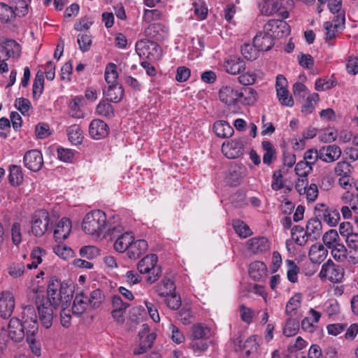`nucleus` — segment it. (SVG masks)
Segmentation results:
<instances>
[{
  "mask_svg": "<svg viewBox=\"0 0 358 358\" xmlns=\"http://www.w3.org/2000/svg\"><path fill=\"white\" fill-rule=\"evenodd\" d=\"M167 30L165 25L161 23H153L145 29V34L156 41H162L166 36Z\"/></svg>",
  "mask_w": 358,
  "mask_h": 358,
  "instance_id": "5701e85b",
  "label": "nucleus"
},
{
  "mask_svg": "<svg viewBox=\"0 0 358 358\" xmlns=\"http://www.w3.org/2000/svg\"><path fill=\"white\" fill-rule=\"evenodd\" d=\"M99 250L93 245H86L80 249V255L88 259H92L99 255Z\"/></svg>",
  "mask_w": 358,
  "mask_h": 358,
  "instance_id": "bf43d9fd",
  "label": "nucleus"
},
{
  "mask_svg": "<svg viewBox=\"0 0 358 358\" xmlns=\"http://www.w3.org/2000/svg\"><path fill=\"white\" fill-rule=\"evenodd\" d=\"M57 152L58 159L66 163H71L75 156L74 151L62 147L57 148Z\"/></svg>",
  "mask_w": 358,
  "mask_h": 358,
  "instance_id": "680f3d73",
  "label": "nucleus"
},
{
  "mask_svg": "<svg viewBox=\"0 0 358 358\" xmlns=\"http://www.w3.org/2000/svg\"><path fill=\"white\" fill-rule=\"evenodd\" d=\"M124 229L122 228V232L119 233L116 231L115 233V237L111 236V238H116V240L114 243V249L119 252H124L126 250L128 251L131 243L134 240V237L130 232H123Z\"/></svg>",
  "mask_w": 358,
  "mask_h": 358,
  "instance_id": "f8f14e48",
  "label": "nucleus"
},
{
  "mask_svg": "<svg viewBox=\"0 0 358 358\" xmlns=\"http://www.w3.org/2000/svg\"><path fill=\"white\" fill-rule=\"evenodd\" d=\"M47 304L56 308L58 306L68 308L73 297V290L66 284L61 282L57 279L51 280L47 289Z\"/></svg>",
  "mask_w": 358,
  "mask_h": 358,
  "instance_id": "f03ea898",
  "label": "nucleus"
},
{
  "mask_svg": "<svg viewBox=\"0 0 358 358\" xmlns=\"http://www.w3.org/2000/svg\"><path fill=\"white\" fill-rule=\"evenodd\" d=\"M210 334V329L202 324H196L192 327V337L195 341L206 339Z\"/></svg>",
  "mask_w": 358,
  "mask_h": 358,
  "instance_id": "e433bc0d",
  "label": "nucleus"
},
{
  "mask_svg": "<svg viewBox=\"0 0 358 358\" xmlns=\"http://www.w3.org/2000/svg\"><path fill=\"white\" fill-rule=\"evenodd\" d=\"M136 51L141 57L150 60H158L162 56V50L159 45L149 40H141L136 44Z\"/></svg>",
  "mask_w": 358,
  "mask_h": 358,
  "instance_id": "39448f33",
  "label": "nucleus"
},
{
  "mask_svg": "<svg viewBox=\"0 0 358 358\" xmlns=\"http://www.w3.org/2000/svg\"><path fill=\"white\" fill-rule=\"evenodd\" d=\"M327 254V250L322 244H314L309 250L308 256L313 263L320 264L325 259Z\"/></svg>",
  "mask_w": 358,
  "mask_h": 358,
  "instance_id": "cd10ccee",
  "label": "nucleus"
},
{
  "mask_svg": "<svg viewBox=\"0 0 358 358\" xmlns=\"http://www.w3.org/2000/svg\"><path fill=\"white\" fill-rule=\"evenodd\" d=\"M253 43L258 51H268L274 45V38L268 32H259L253 39Z\"/></svg>",
  "mask_w": 358,
  "mask_h": 358,
  "instance_id": "2eb2a0df",
  "label": "nucleus"
},
{
  "mask_svg": "<svg viewBox=\"0 0 358 358\" xmlns=\"http://www.w3.org/2000/svg\"><path fill=\"white\" fill-rule=\"evenodd\" d=\"M45 253V250L41 249V248L38 247L33 249L31 253V258L32 259V262L27 265V268H36L38 265L42 262V255L43 254Z\"/></svg>",
  "mask_w": 358,
  "mask_h": 358,
  "instance_id": "5fc2aeb1",
  "label": "nucleus"
},
{
  "mask_svg": "<svg viewBox=\"0 0 358 358\" xmlns=\"http://www.w3.org/2000/svg\"><path fill=\"white\" fill-rule=\"evenodd\" d=\"M44 89V76L43 73L38 71L32 86L33 98L38 99L42 94Z\"/></svg>",
  "mask_w": 358,
  "mask_h": 358,
  "instance_id": "ea45409f",
  "label": "nucleus"
},
{
  "mask_svg": "<svg viewBox=\"0 0 358 358\" xmlns=\"http://www.w3.org/2000/svg\"><path fill=\"white\" fill-rule=\"evenodd\" d=\"M348 246L349 261L355 264L358 263V234L355 233L345 238Z\"/></svg>",
  "mask_w": 358,
  "mask_h": 358,
  "instance_id": "4be33fe9",
  "label": "nucleus"
},
{
  "mask_svg": "<svg viewBox=\"0 0 358 358\" xmlns=\"http://www.w3.org/2000/svg\"><path fill=\"white\" fill-rule=\"evenodd\" d=\"M15 106L23 115H27L29 114L31 104L29 99L20 97L15 99Z\"/></svg>",
  "mask_w": 358,
  "mask_h": 358,
  "instance_id": "774afa93",
  "label": "nucleus"
},
{
  "mask_svg": "<svg viewBox=\"0 0 358 358\" xmlns=\"http://www.w3.org/2000/svg\"><path fill=\"white\" fill-rule=\"evenodd\" d=\"M331 255L335 260L342 262L347 258L348 249L343 244H336L331 248Z\"/></svg>",
  "mask_w": 358,
  "mask_h": 358,
  "instance_id": "864d4df0",
  "label": "nucleus"
},
{
  "mask_svg": "<svg viewBox=\"0 0 358 358\" xmlns=\"http://www.w3.org/2000/svg\"><path fill=\"white\" fill-rule=\"evenodd\" d=\"M315 215L322 219L331 227L336 226L340 220V213L338 209L328 207L325 203H319L315 206Z\"/></svg>",
  "mask_w": 358,
  "mask_h": 358,
  "instance_id": "6e6552de",
  "label": "nucleus"
},
{
  "mask_svg": "<svg viewBox=\"0 0 358 358\" xmlns=\"http://www.w3.org/2000/svg\"><path fill=\"white\" fill-rule=\"evenodd\" d=\"M69 141L75 145L80 144L83 140V131L77 124L70 126L67 129Z\"/></svg>",
  "mask_w": 358,
  "mask_h": 358,
  "instance_id": "09e8293b",
  "label": "nucleus"
},
{
  "mask_svg": "<svg viewBox=\"0 0 358 358\" xmlns=\"http://www.w3.org/2000/svg\"><path fill=\"white\" fill-rule=\"evenodd\" d=\"M85 101L83 96H77L69 103V115L74 118H80L83 117L82 108L84 106Z\"/></svg>",
  "mask_w": 358,
  "mask_h": 358,
  "instance_id": "bb28decb",
  "label": "nucleus"
},
{
  "mask_svg": "<svg viewBox=\"0 0 358 358\" xmlns=\"http://www.w3.org/2000/svg\"><path fill=\"white\" fill-rule=\"evenodd\" d=\"M319 101V95L317 93H313L306 100L305 103L301 107V112L304 113L305 115H308L311 113L314 108L315 105Z\"/></svg>",
  "mask_w": 358,
  "mask_h": 358,
  "instance_id": "603ef678",
  "label": "nucleus"
},
{
  "mask_svg": "<svg viewBox=\"0 0 358 358\" xmlns=\"http://www.w3.org/2000/svg\"><path fill=\"white\" fill-rule=\"evenodd\" d=\"M96 113L101 116L110 119L114 117V108L108 101H101L96 106Z\"/></svg>",
  "mask_w": 358,
  "mask_h": 358,
  "instance_id": "a18cd8bd",
  "label": "nucleus"
},
{
  "mask_svg": "<svg viewBox=\"0 0 358 358\" xmlns=\"http://www.w3.org/2000/svg\"><path fill=\"white\" fill-rule=\"evenodd\" d=\"M83 231L95 238L105 237L107 235L115 237L116 231L120 233L122 227L117 224L112 226L106 221V215L101 210H92L88 213L83 221Z\"/></svg>",
  "mask_w": 358,
  "mask_h": 358,
  "instance_id": "f257e3e1",
  "label": "nucleus"
},
{
  "mask_svg": "<svg viewBox=\"0 0 358 358\" xmlns=\"http://www.w3.org/2000/svg\"><path fill=\"white\" fill-rule=\"evenodd\" d=\"M155 338L156 335L155 333L148 334L145 338L140 343L139 346L134 350V355H141L145 353L152 346Z\"/></svg>",
  "mask_w": 358,
  "mask_h": 358,
  "instance_id": "de8ad7c7",
  "label": "nucleus"
},
{
  "mask_svg": "<svg viewBox=\"0 0 358 358\" xmlns=\"http://www.w3.org/2000/svg\"><path fill=\"white\" fill-rule=\"evenodd\" d=\"M301 294L298 293L289 299L285 308V313L287 315L290 317L294 315L295 311L301 306Z\"/></svg>",
  "mask_w": 358,
  "mask_h": 358,
  "instance_id": "c03bdc74",
  "label": "nucleus"
},
{
  "mask_svg": "<svg viewBox=\"0 0 358 358\" xmlns=\"http://www.w3.org/2000/svg\"><path fill=\"white\" fill-rule=\"evenodd\" d=\"M158 258L155 254L148 255L138 262L137 268L141 273L148 274L146 281L152 284L162 275V267L157 264Z\"/></svg>",
  "mask_w": 358,
  "mask_h": 358,
  "instance_id": "7ed1b4c3",
  "label": "nucleus"
},
{
  "mask_svg": "<svg viewBox=\"0 0 358 358\" xmlns=\"http://www.w3.org/2000/svg\"><path fill=\"white\" fill-rule=\"evenodd\" d=\"M262 147L264 151L263 163L270 165L272 163L273 158L275 157L276 150L272 143L268 141H263L262 142Z\"/></svg>",
  "mask_w": 358,
  "mask_h": 358,
  "instance_id": "58836bf2",
  "label": "nucleus"
},
{
  "mask_svg": "<svg viewBox=\"0 0 358 358\" xmlns=\"http://www.w3.org/2000/svg\"><path fill=\"white\" fill-rule=\"evenodd\" d=\"M322 223L319 217L311 218L308 221L306 224V236H309V239L312 241L319 238L322 234Z\"/></svg>",
  "mask_w": 358,
  "mask_h": 358,
  "instance_id": "412c9836",
  "label": "nucleus"
},
{
  "mask_svg": "<svg viewBox=\"0 0 358 358\" xmlns=\"http://www.w3.org/2000/svg\"><path fill=\"white\" fill-rule=\"evenodd\" d=\"M282 1H278V0H271L267 2H265L262 8V13L266 15H271L275 13H279L280 15L282 18L288 17V12L285 10H281Z\"/></svg>",
  "mask_w": 358,
  "mask_h": 358,
  "instance_id": "6ab92c4d",
  "label": "nucleus"
},
{
  "mask_svg": "<svg viewBox=\"0 0 358 358\" xmlns=\"http://www.w3.org/2000/svg\"><path fill=\"white\" fill-rule=\"evenodd\" d=\"M27 343L29 350L36 357L41 355V344L36 336L26 337Z\"/></svg>",
  "mask_w": 358,
  "mask_h": 358,
  "instance_id": "0e129e2a",
  "label": "nucleus"
},
{
  "mask_svg": "<svg viewBox=\"0 0 358 358\" xmlns=\"http://www.w3.org/2000/svg\"><path fill=\"white\" fill-rule=\"evenodd\" d=\"M103 93L107 96V101L118 103L123 97L124 90L121 85H109Z\"/></svg>",
  "mask_w": 358,
  "mask_h": 358,
  "instance_id": "2f4dec72",
  "label": "nucleus"
},
{
  "mask_svg": "<svg viewBox=\"0 0 358 358\" xmlns=\"http://www.w3.org/2000/svg\"><path fill=\"white\" fill-rule=\"evenodd\" d=\"M294 171L299 178H306L308 175L313 171V167L303 161H300L296 164Z\"/></svg>",
  "mask_w": 358,
  "mask_h": 358,
  "instance_id": "e2e57ef3",
  "label": "nucleus"
},
{
  "mask_svg": "<svg viewBox=\"0 0 358 358\" xmlns=\"http://www.w3.org/2000/svg\"><path fill=\"white\" fill-rule=\"evenodd\" d=\"M266 266L263 262L255 261L249 266V275L255 280H259L266 275Z\"/></svg>",
  "mask_w": 358,
  "mask_h": 358,
  "instance_id": "c756f323",
  "label": "nucleus"
},
{
  "mask_svg": "<svg viewBox=\"0 0 358 358\" xmlns=\"http://www.w3.org/2000/svg\"><path fill=\"white\" fill-rule=\"evenodd\" d=\"M246 143L245 137L236 138L230 141L224 142L222 145V152L229 159L238 158L243 154Z\"/></svg>",
  "mask_w": 358,
  "mask_h": 358,
  "instance_id": "0eeeda50",
  "label": "nucleus"
},
{
  "mask_svg": "<svg viewBox=\"0 0 358 358\" xmlns=\"http://www.w3.org/2000/svg\"><path fill=\"white\" fill-rule=\"evenodd\" d=\"M49 222L50 216L47 210L36 211L31 218V232L36 236H42L48 230Z\"/></svg>",
  "mask_w": 358,
  "mask_h": 358,
  "instance_id": "1a4fd4ad",
  "label": "nucleus"
},
{
  "mask_svg": "<svg viewBox=\"0 0 358 358\" xmlns=\"http://www.w3.org/2000/svg\"><path fill=\"white\" fill-rule=\"evenodd\" d=\"M247 248L254 254L262 253L269 250V243L264 236L253 237L247 241Z\"/></svg>",
  "mask_w": 358,
  "mask_h": 358,
  "instance_id": "f3484780",
  "label": "nucleus"
},
{
  "mask_svg": "<svg viewBox=\"0 0 358 358\" xmlns=\"http://www.w3.org/2000/svg\"><path fill=\"white\" fill-rule=\"evenodd\" d=\"M213 130L218 137L223 138L231 137L234 132L233 127L224 120L215 122L213 124Z\"/></svg>",
  "mask_w": 358,
  "mask_h": 358,
  "instance_id": "c85d7f7f",
  "label": "nucleus"
},
{
  "mask_svg": "<svg viewBox=\"0 0 358 358\" xmlns=\"http://www.w3.org/2000/svg\"><path fill=\"white\" fill-rule=\"evenodd\" d=\"M148 243L143 239L133 241L127 251V255L130 259H136L148 250Z\"/></svg>",
  "mask_w": 358,
  "mask_h": 358,
  "instance_id": "393cba45",
  "label": "nucleus"
},
{
  "mask_svg": "<svg viewBox=\"0 0 358 358\" xmlns=\"http://www.w3.org/2000/svg\"><path fill=\"white\" fill-rule=\"evenodd\" d=\"M71 230V222L69 218L63 217L57 224L54 231L56 241L62 242L66 239Z\"/></svg>",
  "mask_w": 358,
  "mask_h": 358,
  "instance_id": "a211bd4d",
  "label": "nucleus"
},
{
  "mask_svg": "<svg viewBox=\"0 0 358 358\" xmlns=\"http://www.w3.org/2000/svg\"><path fill=\"white\" fill-rule=\"evenodd\" d=\"M320 159L331 163L336 161L341 155V148L336 145H330L320 150Z\"/></svg>",
  "mask_w": 358,
  "mask_h": 358,
  "instance_id": "aec40b11",
  "label": "nucleus"
},
{
  "mask_svg": "<svg viewBox=\"0 0 358 358\" xmlns=\"http://www.w3.org/2000/svg\"><path fill=\"white\" fill-rule=\"evenodd\" d=\"M299 328V322L294 319L289 318L284 327L283 334L287 337L294 336L297 333Z\"/></svg>",
  "mask_w": 358,
  "mask_h": 358,
  "instance_id": "052dcab7",
  "label": "nucleus"
},
{
  "mask_svg": "<svg viewBox=\"0 0 358 358\" xmlns=\"http://www.w3.org/2000/svg\"><path fill=\"white\" fill-rule=\"evenodd\" d=\"M323 27L325 31V41L329 43V46H333L334 45V39L336 37L337 33L340 29L335 27L333 25V22L330 21H327L324 22Z\"/></svg>",
  "mask_w": 358,
  "mask_h": 358,
  "instance_id": "a19ab883",
  "label": "nucleus"
},
{
  "mask_svg": "<svg viewBox=\"0 0 358 358\" xmlns=\"http://www.w3.org/2000/svg\"><path fill=\"white\" fill-rule=\"evenodd\" d=\"M257 100V92L251 87H242L238 91V101L245 105H252Z\"/></svg>",
  "mask_w": 358,
  "mask_h": 358,
  "instance_id": "f704fd0d",
  "label": "nucleus"
},
{
  "mask_svg": "<svg viewBox=\"0 0 358 358\" xmlns=\"http://www.w3.org/2000/svg\"><path fill=\"white\" fill-rule=\"evenodd\" d=\"M264 30L266 32H272L276 36H279V29L285 28V31H287L289 29V25L283 20H270L264 25Z\"/></svg>",
  "mask_w": 358,
  "mask_h": 358,
  "instance_id": "4c0bfd02",
  "label": "nucleus"
},
{
  "mask_svg": "<svg viewBox=\"0 0 358 358\" xmlns=\"http://www.w3.org/2000/svg\"><path fill=\"white\" fill-rule=\"evenodd\" d=\"M15 297L9 291H3L0 293V317L9 318L15 308Z\"/></svg>",
  "mask_w": 358,
  "mask_h": 358,
  "instance_id": "9b49d317",
  "label": "nucleus"
},
{
  "mask_svg": "<svg viewBox=\"0 0 358 358\" xmlns=\"http://www.w3.org/2000/svg\"><path fill=\"white\" fill-rule=\"evenodd\" d=\"M15 18V13L12 6L4 3H0V21L4 23L10 22Z\"/></svg>",
  "mask_w": 358,
  "mask_h": 358,
  "instance_id": "37998d69",
  "label": "nucleus"
},
{
  "mask_svg": "<svg viewBox=\"0 0 358 358\" xmlns=\"http://www.w3.org/2000/svg\"><path fill=\"white\" fill-rule=\"evenodd\" d=\"M335 173L337 176H348L351 174L352 166L345 161L339 162L335 167Z\"/></svg>",
  "mask_w": 358,
  "mask_h": 358,
  "instance_id": "338daca9",
  "label": "nucleus"
},
{
  "mask_svg": "<svg viewBox=\"0 0 358 358\" xmlns=\"http://www.w3.org/2000/svg\"><path fill=\"white\" fill-rule=\"evenodd\" d=\"M23 176L21 168L17 165L10 166V174L8 176L9 182L13 186H18L22 182Z\"/></svg>",
  "mask_w": 358,
  "mask_h": 358,
  "instance_id": "49530a36",
  "label": "nucleus"
},
{
  "mask_svg": "<svg viewBox=\"0 0 358 358\" xmlns=\"http://www.w3.org/2000/svg\"><path fill=\"white\" fill-rule=\"evenodd\" d=\"M22 325L26 337L36 336L38 333L37 315L33 306H27L22 311Z\"/></svg>",
  "mask_w": 358,
  "mask_h": 358,
  "instance_id": "20e7f679",
  "label": "nucleus"
},
{
  "mask_svg": "<svg viewBox=\"0 0 358 358\" xmlns=\"http://www.w3.org/2000/svg\"><path fill=\"white\" fill-rule=\"evenodd\" d=\"M292 238L297 245L302 246L307 243L309 236H306L303 227L296 225L292 229Z\"/></svg>",
  "mask_w": 358,
  "mask_h": 358,
  "instance_id": "79ce46f5",
  "label": "nucleus"
},
{
  "mask_svg": "<svg viewBox=\"0 0 358 358\" xmlns=\"http://www.w3.org/2000/svg\"><path fill=\"white\" fill-rule=\"evenodd\" d=\"M53 306L45 301L37 306L39 319L45 329H49L52 324L54 317Z\"/></svg>",
  "mask_w": 358,
  "mask_h": 358,
  "instance_id": "dca6fc26",
  "label": "nucleus"
},
{
  "mask_svg": "<svg viewBox=\"0 0 358 358\" xmlns=\"http://www.w3.org/2000/svg\"><path fill=\"white\" fill-rule=\"evenodd\" d=\"M176 285L172 280L164 276L162 280L155 286V292L159 296H169L176 291Z\"/></svg>",
  "mask_w": 358,
  "mask_h": 358,
  "instance_id": "a878e982",
  "label": "nucleus"
},
{
  "mask_svg": "<svg viewBox=\"0 0 358 358\" xmlns=\"http://www.w3.org/2000/svg\"><path fill=\"white\" fill-rule=\"evenodd\" d=\"M2 52L7 57H18L20 55V45L14 40L6 39L2 45Z\"/></svg>",
  "mask_w": 358,
  "mask_h": 358,
  "instance_id": "72a5a7b5",
  "label": "nucleus"
},
{
  "mask_svg": "<svg viewBox=\"0 0 358 358\" xmlns=\"http://www.w3.org/2000/svg\"><path fill=\"white\" fill-rule=\"evenodd\" d=\"M90 305L88 297L83 293H80L76 296L72 306V312L77 316L81 315Z\"/></svg>",
  "mask_w": 358,
  "mask_h": 358,
  "instance_id": "7c9ffc66",
  "label": "nucleus"
},
{
  "mask_svg": "<svg viewBox=\"0 0 358 358\" xmlns=\"http://www.w3.org/2000/svg\"><path fill=\"white\" fill-rule=\"evenodd\" d=\"M319 276L322 280H328L331 282H339L344 276V269L329 259L322 266Z\"/></svg>",
  "mask_w": 358,
  "mask_h": 358,
  "instance_id": "423d86ee",
  "label": "nucleus"
},
{
  "mask_svg": "<svg viewBox=\"0 0 358 358\" xmlns=\"http://www.w3.org/2000/svg\"><path fill=\"white\" fill-rule=\"evenodd\" d=\"M225 67L228 73L236 75L241 73L245 69V64L243 59L233 57L227 62Z\"/></svg>",
  "mask_w": 358,
  "mask_h": 358,
  "instance_id": "c9c22d12",
  "label": "nucleus"
},
{
  "mask_svg": "<svg viewBox=\"0 0 358 358\" xmlns=\"http://www.w3.org/2000/svg\"><path fill=\"white\" fill-rule=\"evenodd\" d=\"M219 97L227 105L235 104L238 102V91L230 86H224L220 90Z\"/></svg>",
  "mask_w": 358,
  "mask_h": 358,
  "instance_id": "b1692460",
  "label": "nucleus"
},
{
  "mask_svg": "<svg viewBox=\"0 0 358 358\" xmlns=\"http://www.w3.org/2000/svg\"><path fill=\"white\" fill-rule=\"evenodd\" d=\"M356 194L350 192L349 190L343 193L341 196V200L343 203L348 204L351 209L354 211H358V205L356 204Z\"/></svg>",
  "mask_w": 358,
  "mask_h": 358,
  "instance_id": "69168bd1",
  "label": "nucleus"
},
{
  "mask_svg": "<svg viewBox=\"0 0 358 358\" xmlns=\"http://www.w3.org/2000/svg\"><path fill=\"white\" fill-rule=\"evenodd\" d=\"M23 162L28 169L34 172L38 171L43 165V155L38 150H29L24 155Z\"/></svg>",
  "mask_w": 358,
  "mask_h": 358,
  "instance_id": "9d476101",
  "label": "nucleus"
},
{
  "mask_svg": "<svg viewBox=\"0 0 358 358\" xmlns=\"http://www.w3.org/2000/svg\"><path fill=\"white\" fill-rule=\"evenodd\" d=\"M8 335L14 342H20L25 336L22 322L17 317H13L8 324Z\"/></svg>",
  "mask_w": 358,
  "mask_h": 358,
  "instance_id": "ddd939ff",
  "label": "nucleus"
},
{
  "mask_svg": "<svg viewBox=\"0 0 358 358\" xmlns=\"http://www.w3.org/2000/svg\"><path fill=\"white\" fill-rule=\"evenodd\" d=\"M245 168L238 165L231 166L227 176V182L231 186H237L245 176Z\"/></svg>",
  "mask_w": 358,
  "mask_h": 358,
  "instance_id": "473e14b6",
  "label": "nucleus"
},
{
  "mask_svg": "<svg viewBox=\"0 0 358 358\" xmlns=\"http://www.w3.org/2000/svg\"><path fill=\"white\" fill-rule=\"evenodd\" d=\"M233 227L236 233L241 238H247L252 234L250 227L240 220L233 221Z\"/></svg>",
  "mask_w": 358,
  "mask_h": 358,
  "instance_id": "3c124183",
  "label": "nucleus"
},
{
  "mask_svg": "<svg viewBox=\"0 0 358 358\" xmlns=\"http://www.w3.org/2000/svg\"><path fill=\"white\" fill-rule=\"evenodd\" d=\"M258 50L255 48L254 44L245 43L241 47V53L248 60H255L258 57Z\"/></svg>",
  "mask_w": 358,
  "mask_h": 358,
  "instance_id": "4d7b16f0",
  "label": "nucleus"
},
{
  "mask_svg": "<svg viewBox=\"0 0 358 358\" xmlns=\"http://www.w3.org/2000/svg\"><path fill=\"white\" fill-rule=\"evenodd\" d=\"M286 263L288 266L287 278L291 282L295 283L298 280L297 275L299 273V268L292 260L287 259Z\"/></svg>",
  "mask_w": 358,
  "mask_h": 358,
  "instance_id": "13d9d810",
  "label": "nucleus"
},
{
  "mask_svg": "<svg viewBox=\"0 0 358 358\" xmlns=\"http://www.w3.org/2000/svg\"><path fill=\"white\" fill-rule=\"evenodd\" d=\"M115 64L110 63L107 65L105 71V80L109 85H119L117 83L118 73L117 72Z\"/></svg>",
  "mask_w": 358,
  "mask_h": 358,
  "instance_id": "8fccbe9b",
  "label": "nucleus"
},
{
  "mask_svg": "<svg viewBox=\"0 0 358 358\" xmlns=\"http://www.w3.org/2000/svg\"><path fill=\"white\" fill-rule=\"evenodd\" d=\"M89 133L92 138L99 140L106 137L109 133L108 124L101 120H94L89 127Z\"/></svg>",
  "mask_w": 358,
  "mask_h": 358,
  "instance_id": "4468645a",
  "label": "nucleus"
},
{
  "mask_svg": "<svg viewBox=\"0 0 358 358\" xmlns=\"http://www.w3.org/2000/svg\"><path fill=\"white\" fill-rule=\"evenodd\" d=\"M338 238L339 236L336 230L330 229L324 234L322 241L327 248H331L336 244H338L337 241Z\"/></svg>",
  "mask_w": 358,
  "mask_h": 358,
  "instance_id": "6e6d98bb",
  "label": "nucleus"
}]
</instances>
